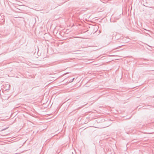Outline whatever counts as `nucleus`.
I'll return each mask as SVG.
<instances>
[{
    "label": "nucleus",
    "mask_w": 154,
    "mask_h": 154,
    "mask_svg": "<svg viewBox=\"0 0 154 154\" xmlns=\"http://www.w3.org/2000/svg\"><path fill=\"white\" fill-rule=\"evenodd\" d=\"M75 51L76 52L75 54H79V52L80 51V50H77V51Z\"/></svg>",
    "instance_id": "nucleus-1"
},
{
    "label": "nucleus",
    "mask_w": 154,
    "mask_h": 154,
    "mask_svg": "<svg viewBox=\"0 0 154 154\" xmlns=\"http://www.w3.org/2000/svg\"><path fill=\"white\" fill-rule=\"evenodd\" d=\"M74 79H75V78H73L71 80H70L69 82V83H71V82H72L74 80Z\"/></svg>",
    "instance_id": "nucleus-2"
},
{
    "label": "nucleus",
    "mask_w": 154,
    "mask_h": 154,
    "mask_svg": "<svg viewBox=\"0 0 154 154\" xmlns=\"http://www.w3.org/2000/svg\"><path fill=\"white\" fill-rule=\"evenodd\" d=\"M144 29L148 32H149L150 31L149 30H147V29Z\"/></svg>",
    "instance_id": "nucleus-3"
},
{
    "label": "nucleus",
    "mask_w": 154,
    "mask_h": 154,
    "mask_svg": "<svg viewBox=\"0 0 154 154\" xmlns=\"http://www.w3.org/2000/svg\"><path fill=\"white\" fill-rule=\"evenodd\" d=\"M7 128H5V129H3L2 130V131H3V130H5V129H6Z\"/></svg>",
    "instance_id": "nucleus-4"
},
{
    "label": "nucleus",
    "mask_w": 154,
    "mask_h": 154,
    "mask_svg": "<svg viewBox=\"0 0 154 154\" xmlns=\"http://www.w3.org/2000/svg\"><path fill=\"white\" fill-rule=\"evenodd\" d=\"M148 134H151L152 133H147Z\"/></svg>",
    "instance_id": "nucleus-5"
},
{
    "label": "nucleus",
    "mask_w": 154,
    "mask_h": 154,
    "mask_svg": "<svg viewBox=\"0 0 154 154\" xmlns=\"http://www.w3.org/2000/svg\"><path fill=\"white\" fill-rule=\"evenodd\" d=\"M122 45H120V46H119L118 47H120V46H121Z\"/></svg>",
    "instance_id": "nucleus-6"
},
{
    "label": "nucleus",
    "mask_w": 154,
    "mask_h": 154,
    "mask_svg": "<svg viewBox=\"0 0 154 154\" xmlns=\"http://www.w3.org/2000/svg\"><path fill=\"white\" fill-rule=\"evenodd\" d=\"M69 73V72H68V73H65V74H67V73Z\"/></svg>",
    "instance_id": "nucleus-7"
}]
</instances>
